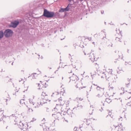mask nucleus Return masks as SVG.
Masks as SVG:
<instances>
[{
	"instance_id": "f257e3e1",
	"label": "nucleus",
	"mask_w": 131,
	"mask_h": 131,
	"mask_svg": "<svg viewBox=\"0 0 131 131\" xmlns=\"http://www.w3.org/2000/svg\"><path fill=\"white\" fill-rule=\"evenodd\" d=\"M54 12L48 11L47 9H44L42 16L48 18H53L54 15Z\"/></svg>"
},
{
	"instance_id": "f03ea898",
	"label": "nucleus",
	"mask_w": 131,
	"mask_h": 131,
	"mask_svg": "<svg viewBox=\"0 0 131 131\" xmlns=\"http://www.w3.org/2000/svg\"><path fill=\"white\" fill-rule=\"evenodd\" d=\"M47 96V95H45V96L44 97V95H43L42 94L41 95L42 100H41V101L40 102V104H39V103H38V104L36 106H34V107L35 108H38L39 106H40V104L42 105L43 104L46 103V101L48 100L47 98H46Z\"/></svg>"
},
{
	"instance_id": "7ed1b4c3",
	"label": "nucleus",
	"mask_w": 131,
	"mask_h": 131,
	"mask_svg": "<svg viewBox=\"0 0 131 131\" xmlns=\"http://www.w3.org/2000/svg\"><path fill=\"white\" fill-rule=\"evenodd\" d=\"M4 33L5 37L8 38L12 36L14 34V32L11 29H8L5 30Z\"/></svg>"
},
{
	"instance_id": "20e7f679",
	"label": "nucleus",
	"mask_w": 131,
	"mask_h": 131,
	"mask_svg": "<svg viewBox=\"0 0 131 131\" xmlns=\"http://www.w3.org/2000/svg\"><path fill=\"white\" fill-rule=\"evenodd\" d=\"M19 22L18 21H15L14 22H12L9 25L10 27L16 28L19 24Z\"/></svg>"
},
{
	"instance_id": "39448f33",
	"label": "nucleus",
	"mask_w": 131,
	"mask_h": 131,
	"mask_svg": "<svg viewBox=\"0 0 131 131\" xmlns=\"http://www.w3.org/2000/svg\"><path fill=\"white\" fill-rule=\"evenodd\" d=\"M18 127L21 130H23L25 128V126H24V124L22 123L21 121L19 123Z\"/></svg>"
},
{
	"instance_id": "423d86ee",
	"label": "nucleus",
	"mask_w": 131,
	"mask_h": 131,
	"mask_svg": "<svg viewBox=\"0 0 131 131\" xmlns=\"http://www.w3.org/2000/svg\"><path fill=\"white\" fill-rule=\"evenodd\" d=\"M59 11L58 12H56L55 13L54 12V15H53V17H54L56 18H59L60 17V14L59 13Z\"/></svg>"
},
{
	"instance_id": "0eeeda50",
	"label": "nucleus",
	"mask_w": 131,
	"mask_h": 131,
	"mask_svg": "<svg viewBox=\"0 0 131 131\" xmlns=\"http://www.w3.org/2000/svg\"><path fill=\"white\" fill-rule=\"evenodd\" d=\"M4 35V32L2 30H0V39L2 38Z\"/></svg>"
},
{
	"instance_id": "6e6552de",
	"label": "nucleus",
	"mask_w": 131,
	"mask_h": 131,
	"mask_svg": "<svg viewBox=\"0 0 131 131\" xmlns=\"http://www.w3.org/2000/svg\"><path fill=\"white\" fill-rule=\"evenodd\" d=\"M59 12L60 13H63L64 12H65V10L64 9V8H63L62 7H61L59 9Z\"/></svg>"
},
{
	"instance_id": "1a4fd4ad",
	"label": "nucleus",
	"mask_w": 131,
	"mask_h": 131,
	"mask_svg": "<svg viewBox=\"0 0 131 131\" xmlns=\"http://www.w3.org/2000/svg\"><path fill=\"white\" fill-rule=\"evenodd\" d=\"M109 79V80L111 83H113L114 81L113 79L115 80V78H112V77H110L108 78Z\"/></svg>"
},
{
	"instance_id": "9d476101",
	"label": "nucleus",
	"mask_w": 131,
	"mask_h": 131,
	"mask_svg": "<svg viewBox=\"0 0 131 131\" xmlns=\"http://www.w3.org/2000/svg\"><path fill=\"white\" fill-rule=\"evenodd\" d=\"M105 101L107 103H109L112 102V100L109 98H106V99Z\"/></svg>"
},
{
	"instance_id": "9b49d317",
	"label": "nucleus",
	"mask_w": 131,
	"mask_h": 131,
	"mask_svg": "<svg viewBox=\"0 0 131 131\" xmlns=\"http://www.w3.org/2000/svg\"><path fill=\"white\" fill-rule=\"evenodd\" d=\"M64 9L66 12L69 11L70 9V7H68V6H67L66 8H64Z\"/></svg>"
},
{
	"instance_id": "f8f14e48",
	"label": "nucleus",
	"mask_w": 131,
	"mask_h": 131,
	"mask_svg": "<svg viewBox=\"0 0 131 131\" xmlns=\"http://www.w3.org/2000/svg\"><path fill=\"white\" fill-rule=\"evenodd\" d=\"M58 100L60 103V105H62L64 104V103L62 104V103H61V102L62 101V98L61 97H60L59 99Z\"/></svg>"
},
{
	"instance_id": "ddd939ff",
	"label": "nucleus",
	"mask_w": 131,
	"mask_h": 131,
	"mask_svg": "<svg viewBox=\"0 0 131 131\" xmlns=\"http://www.w3.org/2000/svg\"><path fill=\"white\" fill-rule=\"evenodd\" d=\"M29 102L30 104H32L33 105H34L35 103L33 102V100L32 99H30L29 100Z\"/></svg>"
},
{
	"instance_id": "4468645a",
	"label": "nucleus",
	"mask_w": 131,
	"mask_h": 131,
	"mask_svg": "<svg viewBox=\"0 0 131 131\" xmlns=\"http://www.w3.org/2000/svg\"><path fill=\"white\" fill-rule=\"evenodd\" d=\"M96 89L97 90L99 91H101V89H102V88L101 87H100L98 86H97L96 88Z\"/></svg>"
},
{
	"instance_id": "2eb2a0df",
	"label": "nucleus",
	"mask_w": 131,
	"mask_h": 131,
	"mask_svg": "<svg viewBox=\"0 0 131 131\" xmlns=\"http://www.w3.org/2000/svg\"><path fill=\"white\" fill-rule=\"evenodd\" d=\"M115 40L117 41H118L120 42H121L122 41L121 40V39L119 38L116 37V38Z\"/></svg>"
},
{
	"instance_id": "dca6fc26",
	"label": "nucleus",
	"mask_w": 131,
	"mask_h": 131,
	"mask_svg": "<svg viewBox=\"0 0 131 131\" xmlns=\"http://www.w3.org/2000/svg\"><path fill=\"white\" fill-rule=\"evenodd\" d=\"M127 105L129 106H131V102H128L127 104Z\"/></svg>"
},
{
	"instance_id": "f3484780",
	"label": "nucleus",
	"mask_w": 131,
	"mask_h": 131,
	"mask_svg": "<svg viewBox=\"0 0 131 131\" xmlns=\"http://www.w3.org/2000/svg\"><path fill=\"white\" fill-rule=\"evenodd\" d=\"M90 74H91V76L92 77V78H93V77L94 76V75H95V74H93V73L92 72Z\"/></svg>"
},
{
	"instance_id": "a211bd4d",
	"label": "nucleus",
	"mask_w": 131,
	"mask_h": 131,
	"mask_svg": "<svg viewBox=\"0 0 131 131\" xmlns=\"http://www.w3.org/2000/svg\"><path fill=\"white\" fill-rule=\"evenodd\" d=\"M72 5V4H70V3H69V4L67 5V6H68V7H70V6L71 5Z\"/></svg>"
},
{
	"instance_id": "6ab92c4d",
	"label": "nucleus",
	"mask_w": 131,
	"mask_h": 131,
	"mask_svg": "<svg viewBox=\"0 0 131 131\" xmlns=\"http://www.w3.org/2000/svg\"><path fill=\"white\" fill-rule=\"evenodd\" d=\"M22 100L24 101V99H23V100L21 99L20 101V104H23V103H22V102H21V101H22Z\"/></svg>"
},
{
	"instance_id": "aec40b11",
	"label": "nucleus",
	"mask_w": 131,
	"mask_h": 131,
	"mask_svg": "<svg viewBox=\"0 0 131 131\" xmlns=\"http://www.w3.org/2000/svg\"><path fill=\"white\" fill-rule=\"evenodd\" d=\"M101 14H103V13H104V10H102L101 11Z\"/></svg>"
},
{
	"instance_id": "412c9836",
	"label": "nucleus",
	"mask_w": 131,
	"mask_h": 131,
	"mask_svg": "<svg viewBox=\"0 0 131 131\" xmlns=\"http://www.w3.org/2000/svg\"><path fill=\"white\" fill-rule=\"evenodd\" d=\"M64 17H65L66 16L67 14V12H64Z\"/></svg>"
},
{
	"instance_id": "4be33fe9",
	"label": "nucleus",
	"mask_w": 131,
	"mask_h": 131,
	"mask_svg": "<svg viewBox=\"0 0 131 131\" xmlns=\"http://www.w3.org/2000/svg\"><path fill=\"white\" fill-rule=\"evenodd\" d=\"M93 55L94 60V61H96V60H95V56H94V54L93 53Z\"/></svg>"
},
{
	"instance_id": "5701e85b",
	"label": "nucleus",
	"mask_w": 131,
	"mask_h": 131,
	"mask_svg": "<svg viewBox=\"0 0 131 131\" xmlns=\"http://www.w3.org/2000/svg\"><path fill=\"white\" fill-rule=\"evenodd\" d=\"M36 120V119H35L34 118H33V119H32V120L31 121L33 122L34 121H35Z\"/></svg>"
},
{
	"instance_id": "b1692460",
	"label": "nucleus",
	"mask_w": 131,
	"mask_h": 131,
	"mask_svg": "<svg viewBox=\"0 0 131 131\" xmlns=\"http://www.w3.org/2000/svg\"><path fill=\"white\" fill-rule=\"evenodd\" d=\"M97 96H98V97H100L101 96V95L99 94H98V95H97Z\"/></svg>"
},
{
	"instance_id": "393cba45",
	"label": "nucleus",
	"mask_w": 131,
	"mask_h": 131,
	"mask_svg": "<svg viewBox=\"0 0 131 131\" xmlns=\"http://www.w3.org/2000/svg\"><path fill=\"white\" fill-rule=\"evenodd\" d=\"M72 67L74 68H76V66L75 65H72Z\"/></svg>"
},
{
	"instance_id": "a878e982",
	"label": "nucleus",
	"mask_w": 131,
	"mask_h": 131,
	"mask_svg": "<svg viewBox=\"0 0 131 131\" xmlns=\"http://www.w3.org/2000/svg\"><path fill=\"white\" fill-rule=\"evenodd\" d=\"M79 100H80L81 101L82 100H83V99H81V98H79Z\"/></svg>"
},
{
	"instance_id": "bb28decb",
	"label": "nucleus",
	"mask_w": 131,
	"mask_h": 131,
	"mask_svg": "<svg viewBox=\"0 0 131 131\" xmlns=\"http://www.w3.org/2000/svg\"><path fill=\"white\" fill-rule=\"evenodd\" d=\"M80 108H83V106H82L81 105H80Z\"/></svg>"
},
{
	"instance_id": "cd10ccee",
	"label": "nucleus",
	"mask_w": 131,
	"mask_h": 131,
	"mask_svg": "<svg viewBox=\"0 0 131 131\" xmlns=\"http://www.w3.org/2000/svg\"><path fill=\"white\" fill-rule=\"evenodd\" d=\"M112 72V70L111 69V70L110 71V72H111V73Z\"/></svg>"
},
{
	"instance_id": "c85d7f7f",
	"label": "nucleus",
	"mask_w": 131,
	"mask_h": 131,
	"mask_svg": "<svg viewBox=\"0 0 131 131\" xmlns=\"http://www.w3.org/2000/svg\"><path fill=\"white\" fill-rule=\"evenodd\" d=\"M3 119L2 118H1L0 119V121H1L2 120H3Z\"/></svg>"
},
{
	"instance_id": "c756f323",
	"label": "nucleus",
	"mask_w": 131,
	"mask_h": 131,
	"mask_svg": "<svg viewBox=\"0 0 131 131\" xmlns=\"http://www.w3.org/2000/svg\"><path fill=\"white\" fill-rule=\"evenodd\" d=\"M90 59L91 60V61H93V60H92V58H90Z\"/></svg>"
},
{
	"instance_id": "7c9ffc66",
	"label": "nucleus",
	"mask_w": 131,
	"mask_h": 131,
	"mask_svg": "<svg viewBox=\"0 0 131 131\" xmlns=\"http://www.w3.org/2000/svg\"><path fill=\"white\" fill-rule=\"evenodd\" d=\"M46 108V109H47V112H49V111L47 110H48V109H49L48 108V107H47Z\"/></svg>"
},
{
	"instance_id": "2f4dec72",
	"label": "nucleus",
	"mask_w": 131,
	"mask_h": 131,
	"mask_svg": "<svg viewBox=\"0 0 131 131\" xmlns=\"http://www.w3.org/2000/svg\"><path fill=\"white\" fill-rule=\"evenodd\" d=\"M93 85L94 86H97V84L96 85L95 84H93Z\"/></svg>"
},
{
	"instance_id": "473e14b6",
	"label": "nucleus",
	"mask_w": 131,
	"mask_h": 131,
	"mask_svg": "<svg viewBox=\"0 0 131 131\" xmlns=\"http://www.w3.org/2000/svg\"><path fill=\"white\" fill-rule=\"evenodd\" d=\"M92 88V86H91V87H90V91H91V89Z\"/></svg>"
},
{
	"instance_id": "72a5a7b5",
	"label": "nucleus",
	"mask_w": 131,
	"mask_h": 131,
	"mask_svg": "<svg viewBox=\"0 0 131 131\" xmlns=\"http://www.w3.org/2000/svg\"><path fill=\"white\" fill-rule=\"evenodd\" d=\"M33 79H35L36 78L35 77V76L34 75V76L33 77Z\"/></svg>"
},
{
	"instance_id": "f704fd0d",
	"label": "nucleus",
	"mask_w": 131,
	"mask_h": 131,
	"mask_svg": "<svg viewBox=\"0 0 131 131\" xmlns=\"http://www.w3.org/2000/svg\"><path fill=\"white\" fill-rule=\"evenodd\" d=\"M84 47L83 45H82V46H81V47L82 48H84Z\"/></svg>"
},
{
	"instance_id": "c9c22d12",
	"label": "nucleus",
	"mask_w": 131,
	"mask_h": 131,
	"mask_svg": "<svg viewBox=\"0 0 131 131\" xmlns=\"http://www.w3.org/2000/svg\"><path fill=\"white\" fill-rule=\"evenodd\" d=\"M129 83H130V82L129 83H128L127 84H126V85L127 86V85H128L129 84Z\"/></svg>"
},
{
	"instance_id": "e433bc0d",
	"label": "nucleus",
	"mask_w": 131,
	"mask_h": 131,
	"mask_svg": "<svg viewBox=\"0 0 131 131\" xmlns=\"http://www.w3.org/2000/svg\"><path fill=\"white\" fill-rule=\"evenodd\" d=\"M58 71V70H57L56 71L54 72V73H56V72Z\"/></svg>"
},
{
	"instance_id": "4c0bfd02",
	"label": "nucleus",
	"mask_w": 131,
	"mask_h": 131,
	"mask_svg": "<svg viewBox=\"0 0 131 131\" xmlns=\"http://www.w3.org/2000/svg\"><path fill=\"white\" fill-rule=\"evenodd\" d=\"M124 88H123V94H124V92H124Z\"/></svg>"
},
{
	"instance_id": "58836bf2",
	"label": "nucleus",
	"mask_w": 131,
	"mask_h": 131,
	"mask_svg": "<svg viewBox=\"0 0 131 131\" xmlns=\"http://www.w3.org/2000/svg\"><path fill=\"white\" fill-rule=\"evenodd\" d=\"M0 112H2V113H3V111L2 110V111H0Z\"/></svg>"
},
{
	"instance_id": "ea45409f",
	"label": "nucleus",
	"mask_w": 131,
	"mask_h": 131,
	"mask_svg": "<svg viewBox=\"0 0 131 131\" xmlns=\"http://www.w3.org/2000/svg\"><path fill=\"white\" fill-rule=\"evenodd\" d=\"M89 124H89V123H88H88H87V125H89Z\"/></svg>"
},
{
	"instance_id": "a19ab883",
	"label": "nucleus",
	"mask_w": 131,
	"mask_h": 131,
	"mask_svg": "<svg viewBox=\"0 0 131 131\" xmlns=\"http://www.w3.org/2000/svg\"><path fill=\"white\" fill-rule=\"evenodd\" d=\"M65 36L64 38H63V39H61V40H63V39H64V38H65Z\"/></svg>"
},
{
	"instance_id": "79ce46f5",
	"label": "nucleus",
	"mask_w": 131,
	"mask_h": 131,
	"mask_svg": "<svg viewBox=\"0 0 131 131\" xmlns=\"http://www.w3.org/2000/svg\"><path fill=\"white\" fill-rule=\"evenodd\" d=\"M3 116V117H5V118H6V116H4V115Z\"/></svg>"
},
{
	"instance_id": "37998d69",
	"label": "nucleus",
	"mask_w": 131,
	"mask_h": 131,
	"mask_svg": "<svg viewBox=\"0 0 131 131\" xmlns=\"http://www.w3.org/2000/svg\"><path fill=\"white\" fill-rule=\"evenodd\" d=\"M40 84L39 83L38 84V86H40Z\"/></svg>"
},
{
	"instance_id": "c03bdc74",
	"label": "nucleus",
	"mask_w": 131,
	"mask_h": 131,
	"mask_svg": "<svg viewBox=\"0 0 131 131\" xmlns=\"http://www.w3.org/2000/svg\"><path fill=\"white\" fill-rule=\"evenodd\" d=\"M68 0L70 2H71L72 1V0Z\"/></svg>"
},
{
	"instance_id": "a18cd8bd",
	"label": "nucleus",
	"mask_w": 131,
	"mask_h": 131,
	"mask_svg": "<svg viewBox=\"0 0 131 131\" xmlns=\"http://www.w3.org/2000/svg\"><path fill=\"white\" fill-rule=\"evenodd\" d=\"M55 115V114H52V116H53V115Z\"/></svg>"
},
{
	"instance_id": "49530a36",
	"label": "nucleus",
	"mask_w": 131,
	"mask_h": 131,
	"mask_svg": "<svg viewBox=\"0 0 131 131\" xmlns=\"http://www.w3.org/2000/svg\"><path fill=\"white\" fill-rule=\"evenodd\" d=\"M86 122L88 123V119H86Z\"/></svg>"
},
{
	"instance_id": "de8ad7c7",
	"label": "nucleus",
	"mask_w": 131,
	"mask_h": 131,
	"mask_svg": "<svg viewBox=\"0 0 131 131\" xmlns=\"http://www.w3.org/2000/svg\"><path fill=\"white\" fill-rule=\"evenodd\" d=\"M129 50H127V52L128 53L129 52Z\"/></svg>"
},
{
	"instance_id": "09e8293b",
	"label": "nucleus",
	"mask_w": 131,
	"mask_h": 131,
	"mask_svg": "<svg viewBox=\"0 0 131 131\" xmlns=\"http://www.w3.org/2000/svg\"><path fill=\"white\" fill-rule=\"evenodd\" d=\"M102 89L103 90V91L104 89V88H102Z\"/></svg>"
},
{
	"instance_id": "8fccbe9b",
	"label": "nucleus",
	"mask_w": 131,
	"mask_h": 131,
	"mask_svg": "<svg viewBox=\"0 0 131 131\" xmlns=\"http://www.w3.org/2000/svg\"><path fill=\"white\" fill-rule=\"evenodd\" d=\"M77 128H76V130H75V131H78L77 130Z\"/></svg>"
},
{
	"instance_id": "3c124183",
	"label": "nucleus",
	"mask_w": 131,
	"mask_h": 131,
	"mask_svg": "<svg viewBox=\"0 0 131 131\" xmlns=\"http://www.w3.org/2000/svg\"><path fill=\"white\" fill-rule=\"evenodd\" d=\"M13 62H13L12 63V65H13Z\"/></svg>"
},
{
	"instance_id": "603ef678",
	"label": "nucleus",
	"mask_w": 131,
	"mask_h": 131,
	"mask_svg": "<svg viewBox=\"0 0 131 131\" xmlns=\"http://www.w3.org/2000/svg\"><path fill=\"white\" fill-rule=\"evenodd\" d=\"M128 93H130V94H131V92H128Z\"/></svg>"
},
{
	"instance_id": "864d4df0",
	"label": "nucleus",
	"mask_w": 131,
	"mask_h": 131,
	"mask_svg": "<svg viewBox=\"0 0 131 131\" xmlns=\"http://www.w3.org/2000/svg\"><path fill=\"white\" fill-rule=\"evenodd\" d=\"M89 38L90 39V40L91 39V38H89V40H90L89 39Z\"/></svg>"
},
{
	"instance_id": "5fc2aeb1",
	"label": "nucleus",
	"mask_w": 131,
	"mask_h": 131,
	"mask_svg": "<svg viewBox=\"0 0 131 131\" xmlns=\"http://www.w3.org/2000/svg\"><path fill=\"white\" fill-rule=\"evenodd\" d=\"M75 128H76L75 127V128H74V130H75Z\"/></svg>"
},
{
	"instance_id": "6e6d98bb",
	"label": "nucleus",
	"mask_w": 131,
	"mask_h": 131,
	"mask_svg": "<svg viewBox=\"0 0 131 131\" xmlns=\"http://www.w3.org/2000/svg\"><path fill=\"white\" fill-rule=\"evenodd\" d=\"M125 24V23H124L123 24H121V25H123V24Z\"/></svg>"
},
{
	"instance_id": "4d7b16f0",
	"label": "nucleus",
	"mask_w": 131,
	"mask_h": 131,
	"mask_svg": "<svg viewBox=\"0 0 131 131\" xmlns=\"http://www.w3.org/2000/svg\"><path fill=\"white\" fill-rule=\"evenodd\" d=\"M28 108V110H29L30 109V108Z\"/></svg>"
},
{
	"instance_id": "13d9d810",
	"label": "nucleus",
	"mask_w": 131,
	"mask_h": 131,
	"mask_svg": "<svg viewBox=\"0 0 131 131\" xmlns=\"http://www.w3.org/2000/svg\"><path fill=\"white\" fill-rule=\"evenodd\" d=\"M60 68V67L59 66V67L58 68V69Z\"/></svg>"
},
{
	"instance_id": "bf43d9fd",
	"label": "nucleus",
	"mask_w": 131,
	"mask_h": 131,
	"mask_svg": "<svg viewBox=\"0 0 131 131\" xmlns=\"http://www.w3.org/2000/svg\"><path fill=\"white\" fill-rule=\"evenodd\" d=\"M121 130H123V128H122Z\"/></svg>"
},
{
	"instance_id": "052dcab7",
	"label": "nucleus",
	"mask_w": 131,
	"mask_h": 131,
	"mask_svg": "<svg viewBox=\"0 0 131 131\" xmlns=\"http://www.w3.org/2000/svg\"><path fill=\"white\" fill-rule=\"evenodd\" d=\"M31 110L32 112L33 111V110L32 109H31Z\"/></svg>"
},
{
	"instance_id": "680f3d73",
	"label": "nucleus",
	"mask_w": 131,
	"mask_h": 131,
	"mask_svg": "<svg viewBox=\"0 0 131 131\" xmlns=\"http://www.w3.org/2000/svg\"><path fill=\"white\" fill-rule=\"evenodd\" d=\"M80 127V129L81 127Z\"/></svg>"
},
{
	"instance_id": "e2e57ef3",
	"label": "nucleus",
	"mask_w": 131,
	"mask_h": 131,
	"mask_svg": "<svg viewBox=\"0 0 131 131\" xmlns=\"http://www.w3.org/2000/svg\"><path fill=\"white\" fill-rule=\"evenodd\" d=\"M34 74H36V73H34V74H33V75H34Z\"/></svg>"
},
{
	"instance_id": "0e129e2a",
	"label": "nucleus",
	"mask_w": 131,
	"mask_h": 131,
	"mask_svg": "<svg viewBox=\"0 0 131 131\" xmlns=\"http://www.w3.org/2000/svg\"><path fill=\"white\" fill-rule=\"evenodd\" d=\"M114 62L116 63V62L117 61H114Z\"/></svg>"
},
{
	"instance_id": "69168bd1",
	"label": "nucleus",
	"mask_w": 131,
	"mask_h": 131,
	"mask_svg": "<svg viewBox=\"0 0 131 131\" xmlns=\"http://www.w3.org/2000/svg\"><path fill=\"white\" fill-rule=\"evenodd\" d=\"M84 54H85V55H86V53H85L84 52Z\"/></svg>"
},
{
	"instance_id": "338daca9",
	"label": "nucleus",
	"mask_w": 131,
	"mask_h": 131,
	"mask_svg": "<svg viewBox=\"0 0 131 131\" xmlns=\"http://www.w3.org/2000/svg\"><path fill=\"white\" fill-rule=\"evenodd\" d=\"M96 72H95V73H94V74H96Z\"/></svg>"
},
{
	"instance_id": "774afa93",
	"label": "nucleus",
	"mask_w": 131,
	"mask_h": 131,
	"mask_svg": "<svg viewBox=\"0 0 131 131\" xmlns=\"http://www.w3.org/2000/svg\"><path fill=\"white\" fill-rule=\"evenodd\" d=\"M25 91H23V92H25Z\"/></svg>"
}]
</instances>
